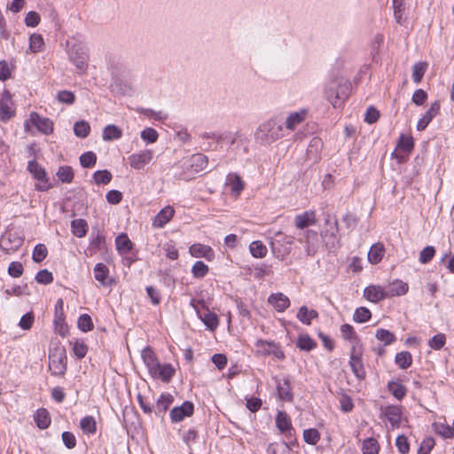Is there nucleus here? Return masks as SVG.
Wrapping results in <instances>:
<instances>
[{
    "instance_id": "obj_1",
    "label": "nucleus",
    "mask_w": 454,
    "mask_h": 454,
    "mask_svg": "<svg viewBox=\"0 0 454 454\" xmlns=\"http://www.w3.org/2000/svg\"><path fill=\"white\" fill-rule=\"evenodd\" d=\"M141 356L153 378L159 379L165 382L170 380L175 373V370L171 364H160L153 349L148 347L142 350Z\"/></svg>"
},
{
    "instance_id": "obj_2",
    "label": "nucleus",
    "mask_w": 454,
    "mask_h": 454,
    "mask_svg": "<svg viewBox=\"0 0 454 454\" xmlns=\"http://www.w3.org/2000/svg\"><path fill=\"white\" fill-rule=\"evenodd\" d=\"M284 136L283 124L277 118H271L261 123L254 132L256 143L269 145Z\"/></svg>"
},
{
    "instance_id": "obj_3",
    "label": "nucleus",
    "mask_w": 454,
    "mask_h": 454,
    "mask_svg": "<svg viewBox=\"0 0 454 454\" xmlns=\"http://www.w3.org/2000/svg\"><path fill=\"white\" fill-rule=\"evenodd\" d=\"M294 237L286 235L281 231L275 232L270 239V247L272 253L279 259L284 260L290 253L291 247L294 244Z\"/></svg>"
},
{
    "instance_id": "obj_4",
    "label": "nucleus",
    "mask_w": 454,
    "mask_h": 454,
    "mask_svg": "<svg viewBox=\"0 0 454 454\" xmlns=\"http://www.w3.org/2000/svg\"><path fill=\"white\" fill-rule=\"evenodd\" d=\"M32 126H35L38 131L45 135L53 131V122L49 118L42 117L35 112L31 113L29 119L25 121V131L30 132Z\"/></svg>"
},
{
    "instance_id": "obj_5",
    "label": "nucleus",
    "mask_w": 454,
    "mask_h": 454,
    "mask_svg": "<svg viewBox=\"0 0 454 454\" xmlns=\"http://www.w3.org/2000/svg\"><path fill=\"white\" fill-rule=\"evenodd\" d=\"M27 170L37 180L35 189L37 191L45 192L51 186L46 175L45 169L35 160H30L27 164Z\"/></svg>"
},
{
    "instance_id": "obj_6",
    "label": "nucleus",
    "mask_w": 454,
    "mask_h": 454,
    "mask_svg": "<svg viewBox=\"0 0 454 454\" xmlns=\"http://www.w3.org/2000/svg\"><path fill=\"white\" fill-rule=\"evenodd\" d=\"M67 356L64 349H55L49 356V370L52 375L62 376L67 371Z\"/></svg>"
},
{
    "instance_id": "obj_7",
    "label": "nucleus",
    "mask_w": 454,
    "mask_h": 454,
    "mask_svg": "<svg viewBox=\"0 0 454 454\" xmlns=\"http://www.w3.org/2000/svg\"><path fill=\"white\" fill-rule=\"evenodd\" d=\"M69 59L79 72L83 73L87 68L88 54L86 48L81 43H74L68 50Z\"/></svg>"
},
{
    "instance_id": "obj_8",
    "label": "nucleus",
    "mask_w": 454,
    "mask_h": 454,
    "mask_svg": "<svg viewBox=\"0 0 454 454\" xmlns=\"http://www.w3.org/2000/svg\"><path fill=\"white\" fill-rule=\"evenodd\" d=\"M255 352L262 356H273L278 359L285 357L280 347L274 341L258 340L255 342Z\"/></svg>"
},
{
    "instance_id": "obj_9",
    "label": "nucleus",
    "mask_w": 454,
    "mask_h": 454,
    "mask_svg": "<svg viewBox=\"0 0 454 454\" xmlns=\"http://www.w3.org/2000/svg\"><path fill=\"white\" fill-rule=\"evenodd\" d=\"M325 224L328 228L322 232V238L328 248H333L337 243L336 234L339 231L337 220L332 219L330 215L325 218Z\"/></svg>"
},
{
    "instance_id": "obj_10",
    "label": "nucleus",
    "mask_w": 454,
    "mask_h": 454,
    "mask_svg": "<svg viewBox=\"0 0 454 454\" xmlns=\"http://www.w3.org/2000/svg\"><path fill=\"white\" fill-rule=\"evenodd\" d=\"M153 153L152 150L145 149L129 156V163L134 169L139 170L148 165L153 160Z\"/></svg>"
},
{
    "instance_id": "obj_11",
    "label": "nucleus",
    "mask_w": 454,
    "mask_h": 454,
    "mask_svg": "<svg viewBox=\"0 0 454 454\" xmlns=\"http://www.w3.org/2000/svg\"><path fill=\"white\" fill-rule=\"evenodd\" d=\"M15 114L12 95L4 90L0 97V121H7Z\"/></svg>"
},
{
    "instance_id": "obj_12",
    "label": "nucleus",
    "mask_w": 454,
    "mask_h": 454,
    "mask_svg": "<svg viewBox=\"0 0 454 454\" xmlns=\"http://www.w3.org/2000/svg\"><path fill=\"white\" fill-rule=\"evenodd\" d=\"M300 243L303 244L307 255H314L318 249V235L312 230H307L303 237L299 239Z\"/></svg>"
},
{
    "instance_id": "obj_13",
    "label": "nucleus",
    "mask_w": 454,
    "mask_h": 454,
    "mask_svg": "<svg viewBox=\"0 0 454 454\" xmlns=\"http://www.w3.org/2000/svg\"><path fill=\"white\" fill-rule=\"evenodd\" d=\"M363 348L350 350V360L349 364L353 373L359 380L365 378V370L362 361Z\"/></svg>"
},
{
    "instance_id": "obj_14",
    "label": "nucleus",
    "mask_w": 454,
    "mask_h": 454,
    "mask_svg": "<svg viewBox=\"0 0 454 454\" xmlns=\"http://www.w3.org/2000/svg\"><path fill=\"white\" fill-rule=\"evenodd\" d=\"M383 416L390 423L391 428H398L403 423L402 410L400 406L389 405L382 411Z\"/></svg>"
},
{
    "instance_id": "obj_15",
    "label": "nucleus",
    "mask_w": 454,
    "mask_h": 454,
    "mask_svg": "<svg viewBox=\"0 0 454 454\" xmlns=\"http://www.w3.org/2000/svg\"><path fill=\"white\" fill-rule=\"evenodd\" d=\"M340 334L342 339L348 342L351 350L363 348L360 340L352 325L348 324L342 325L340 326Z\"/></svg>"
},
{
    "instance_id": "obj_16",
    "label": "nucleus",
    "mask_w": 454,
    "mask_h": 454,
    "mask_svg": "<svg viewBox=\"0 0 454 454\" xmlns=\"http://www.w3.org/2000/svg\"><path fill=\"white\" fill-rule=\"evenodd\" d=\"M189 253L192 257L205 258L208 262L215 259V252L213 248L200 243L192 245L189 248Z\"/></svg>"
},
{
    "instance_id": "obj_17",
    "label": "nucleus",
    "mask_w": 454,
    "mask_h": 454,
    "mask_svg": "<svg viewBox=\"0 0 454 454\" xmlns=\"http://www.w3.org/2000/svg\"><path fill=\"white\" fill-rule=\"evenodd\" d=\"M294 223L299 230H303L307 227L315 225L317 223L316 212L314 210H308L296 215L294 219Z\"/></svg>"
},
{
    "instance_id": "obj_18",
    "label": "nucleus",
    "mask_w": 454,
    "mask_h": 454,
    "mask_svg": "<svg viewBox=\"0 0 454 454\" xmlns=\"http://www.w3.org/2000/svg\"><path fill=\"white\" fill-rule=\"evenodd\" d=\"M364 297L371 302L377 303L385 298H387V290H385L381 286L370 285L365 287L364 291Z\"/></svg>"
},
{
    "instance_id": "obj_19",
    "label": "nucleus",
    "mask_w": 454,
    "mask_h": 454,
    "mask_svg": "<svg viewBox=\"0 0 454 454\" xmlns=\"http://www.w3.org/2000/svg\"><path fill=\"white\" fill-rule=\"evenodd\" d=\"M440 102L434 101L431 104L429 109L426 112V114L419 120L417 123V129L419 131L424 130L427 125L431 122V121L438 115L440 112Z\"/></svg>"
},
{
    "instance_id": "obj_20",
    "label": "nucleus",
    "mask_w": 454,
    "mask_h": 454,
    "mask_svg": "<svg viewBox=\"0 0 454 454\" xmlns=\"http://www.w3.org/2000/svg\"><path fill=\"white\" fill-rule=\"evenodd\" d=\"M193 413V404L190 402H184L182 405L175 407L170 411V418L173 422L182 421L185 417H190Z\"/></svg>"
},
{
    "instance_id": "obj_21",
    "label": "nucleus",
    "mask_w": 454,
    "mask_h": 454,
    "mask_svg": "<svg viewBox=\"0 0 454 454\" xmlns=\"http://www.w3.org/2000/svg\"><path fill=\"white\" fill-rule=\"evenodd\" d=\"M94 277L101 286H106L113 284V279L109 277V269L104 263H97L94 267Z\"/></svg>"
},
{
    "instance_id": "obj_22",
    "label": "nucleus",
    "mask_w": 454,
    "mask_h": 454,
    "mask_svg": "<svg viewBox=\"0 0 454 454\" xmlns=\"http://www.w3.org/2000/svg\"><path fill=\"white\" fill-rule=\"evenodd\" d=\"M175 210L172 207H165L154 217L153 225L156 228H162L172 219Z\"/></svg>"
},
{
    "instance_id": "obj_23",
    "label": "nucleus",
    "mask_w": 454,
    "mask_h": 454,
    "mask_svg": "<svg viewBox=\"0 0 454 454\" xmlns=\"http://www.w3.org/2000/svg\"><path fill=\"white\" fill-rule=\"evenodd\" d=\"M269 303H270L278 312L286 310L289 305L290 301L282 293L272 294L268 298Z\"/></svg>"
},
{
    "instance_id": "obj_24",
    "label": "nucleus",
    "mask_w": 454,
    "mask_h": 454,
    "mask_svg": "<svg viewBox=\"0 0 454 454\" xmlns=\"http://www.w3.org/2000/svg\"><path fill=\"white\" fill-rule=\"evenodd\" d=\"M306 117L307 111L304 109L291 113L286 118V128L290 130H294L300 123L305 121Z\"/></svg>"
},
{
    "instance_id": "obj_25",
    "label": "nucleus",
    "mask_w": 454,
    "mask_h": 454,
    "mask_svg": "<svg viewBox=\"0 0 454 454\" xmlns=\"http://www.w3.org/2000/svg\"><path fill=\"white\" fill-rule=\"evenodd\" d=\"M409 290L408 284L402 280H395L389 284L387 294V297L401 296L407 294Z\"/></svg>"
},
{
    "instance_id": "obj_26",
    "label": "nucleus",
    "mask_w": 454,
    "mask_h": 454,
    "mask_svg": "<svg viewBox=\"0 0 454 454\" xmlns=\"http://www.w3.org/2000/svg\"><path fill=\"white\" fill-rule=\"evenodd\" d=\"M385 254V247L382 243L373 244L368 252V261L372 264H378Z\"/></svg>"
},
{
    "instance_id": "obj_27",
    "label": "nucleus",
    "mask_w": 454,
    "mask_h": 454,
    "mask_svg": "<svg viewBox=\"0 0 454 454\" xmlns=\"http://www.w3.org/2000/svg\"><path fill=\"white\" fill-rule=\"evenodd\" d=\"M191 168L194 172H201L205 170L208 164L207 157L201 153L193 154L190 159Z\"/></svg>"
},
{
    "instance_id": "obj_28",
    "label": "nucleus",
    "mask_w": 454,
    "mask_h": 454,
    "mask_svg": "<svg viewBox=\"0 0 454 454\" xmlns=\"http://www.w3.org/2000/svg\"><path fill=\"white\" fill-rule=\"evenodd\" d=\"M122 136L121 129L116 125H107L103 129L102 137L105 141H112L114 139H119Z\"/></svg>"
},
{
    "instance_id": "obj_29",
    "label": "nucleus",
    "mask_w": 454,
    "mask_h": 454,
    "mask_svg": "<svg viewBox=\"0 0 454 454\" xmlns=\"http://www.w3.org/2000/svg\"><path fill=\"white\" fill-rule=\"evenodd\" d=\"M277 391L279 399L286 402H292L293 394L291 392L290 383L288 380H284L282 383L279 382L277 386Z\"/></svg>"
},
{
    "instance_id": "obj_30",
    "label": "nucleus",
    "mask_w": 454,
    "mask_h": 454,
    "mask_svg": "<svg viewBox=\"0 0 454 454\" xmlns=\"http://www.w3.org/2000/svg\"><path fill=\"white\" fill-rule=\"evenodd\" d=\"M317 316L318 314L316 310H309L306 306L301 307L297 313V318L305 325H310L311 320Z\"/></svg>"
},
{
    "instance_id": "obj_31",
    "label": "nucleus",
    "mask_w": 454,
    "mask_h": 454,
    "mask_svg": "<svg viewBox=\"0 0 454 454\" xmlns=\"http://www.w3.org/2000/svg\"><path fill=\"white\" fill-rule=\"evenodd\" d=\"M72 232L78 238H82L87 233V223L82 219L74 220L71 223Z\"/></svg>"
},
{
    "instance_id": "obj_32",
    "label": "nucleus",
    "mask_w": 454,
    "mask_h": 454,
    "mask_svg": "<svg viewBox=\"0 0 454 454\" xmlns=\"http://www.w3.org/2000/svg\"><path fill=\"white\" fill-rule=\"evenodd\" d=\"M276 424L281 432H287L292 428L291 420L285 411L278 412Z\"/></svg>"
},
{
    "instance_id": "obj_33",
    "label": "nucleus",
    "mask_w": 454,
    "mask_h": 454,
    "mask_svg": "<svg viewBox=\"0 0 454 454\" xmlns=\"http://www.w3.org/2000/svg\"><path fill=\"white\" fill-rule=\"evenodd\" d=\"M251 254L255 258H263L267 254L266 246L259 240L253 241L249 246Z\"/></svg>"
},
{
    "instance_id": "obj_34",
    "label": "nucleus",
    "mask_w": 454,
    "mask_h": 454,
    "mask_svg": "<svg viewBox=\"0 0 454 454\" xmlns=\"http://www.w3.org/2000/svg\"><path fill=\"white\" fill-rule=\"evenodd\" d=\"M36 425L41 429L47 428L51 424V418L49 412L45 409H40L36 411L35 417Z\"/></svg>"
},
{
    "instance_id": "obj_35",
    "label": "nucleus",
    "mask_w": 454,
    "mask_h": 454,
    "mask_svg": "<svg viewBox=\"0 0 454 454\" xmlns=\"http://www.w3.org/2000/svg\"><path fill=\"white\" fill-rule=\"evenodd\" d=\"M116 248L123 254L129 252L132 248V243L126 234L119 235L115 239Z\"/></svg>"
},
{
    "instance_id": "obj_36",
    "label": "nucleus",
    "mask_w": 454,
    "mask_h": 454,
    "mask_svg": "<svg viewBox=\"0 0 454 454\" xmlns=\"http://www.w3.org/2000/svg\"><path fill=\"white\" fill-rule=\"evenodd\" d=\"M198 314L200 318L203 321V323L207 325V327L209 330L214 331L217 328L219 321L216 314L213 312H207L203 316L200 315L199 312Z\"/></svg>"
},
{
    "instance_id": "obj_37",
    "label": "nucleus",
    "mask_w": 454,
    "mask_h": 454,
    "mask_svg": "<svg viewBox=\"0 0 454 454\" xmlns=\"http://www.w3.org/2000/svg\"><path fill=\"white\" fill-rule=\"evenodd\" d=\"M427 62H418L414 64V66L412 67V79L415 83L419 84L421 82L427 71Z\"/></svg>"
},
{
    "instance_id": "obj_38",
    "label": "nucleus",
    "mask_w": 454,
    "mask_h": 454,
    "mask_svg": "<svg viewBox=\"0 0 454 454\" xmlns=\"http://www.w3.org/2000/svg\"><path fill=\"white\" fill-rule=\"evenodd\" d=\"M56 175L59 180H60L62 183L69 184L74 179V172L72 168L69 166L59 167Z\"/></svg>"
},
{
    "instance_id": "obj_39",
    "label": "nucleus",
    "mask_w": 454,
    "mask_h": 454,
    "mask_svg": "<svg viewBox=\"0 0 454 454\" xmlns=\"http://www.w3.org/2000/svg\"><path fill=\"white\" fill-rule=\"evenodd\" d=\"M362 450L363 454H378L380 446L375 439L367 438L363 442Z\"/></svg>"
},
{
    "instance_id": "obj_40",
    "label": "nucleus",
    "mask_w": 454,
    "mask_h": 454,
    "mask_svg": "<svg viewBox=\"0 0 454 454\" xmlns=\"http://www.w3.org/2000/svg\"><path fill=\"white\" fill-rule=\"evenodd\" d=\"M434 432L443 438H453L452 427L444 423H434Z\"/></svg>"
},
{
    "instance_id": "obj_41",
    "label": "nucleus",
    "mask_w": 454,
    "mask_h": 454,
    "mask_svg": "<svg viewBox=\"0 0 454 454\" xmlns=\"http://www.w3.org/2000/svg\"><path fill=\"white\" fill-rule=\"evenodd\" d=\"M411 355L407 351L399 352L395 356V363L402 369L408 368L411 364Z\"/></svg>"
},
{
    "instance_id": "obj_42",
    "label": "nucleus",
    "mask_w": 454,
    "mask_h": 454,
    "mask_svg": "<svg viewBox=\"0 0 454 454\" xmlns=\"http://www.w3.org/2000/svg\"><path fill=\"white\" fill-rule=\"evenodd\" d=\"M80 427L85 434H94L96 432V421L91 416H86L82 419Z\"/></svg>"
},
{
    "instance_id": "obj_43",
    "label": "nucleus",
    "mask_w": 454,
    "mask_h": 454,
    "mask_svg": "<svg viewBox=\"0 0 454 454\" xmlns=\"http://www.w3.org/2000/svg\"><path fill=\"white\" fill-rule=\"evenodd\" d=\"M90 126L85 121H77L74 126V132L79 137H86L90 134Z\"/></svg>"
},
{
    "instance_id": "obj_44",
    "label": "nucleus",
    "mask_w": 454,
    "mask_h": 454,
    "mask_svg": "<svg viewBox=\"0 0 454 454\" xmlns=\"http://www.w3.org/2000/svg\"><path fill=\"white\" fill-rule=\"evenodd\" d=\"M228 180L231 184V191L239 194L244 189V182L241 180L240 176L237 174H230L228 176Z\"/></svg>"
},
{
    "instance_id": "obj_45",
    "label": "nucleus",
    "mask_w": 454,
    "mask_h": 454,
    "mask_svg": "<svg viewBox=\"0 0 454 454\" xmlns=\"http://www.w3.org/2000/svg\"><path fill=\"white\" fill-rule=\"evenodd\" d=\"M296 345L299 348L306 351H309L316 347L315 341L307 334L301 335Z\"/></svg>"
},
{
    "instance_id": "obj_46",
    "label": "nucleus",
    "mask_w": 454,
    "mask_h": 454,
    "mask_svg": "<svg viewBox=\"0 0 454 454\" xmlns=\"http://www.w3.org/2000/svg\"><path fill=\"white\" fill-rule=\"evenodd\" d=\"M303 439L305 442L311 445H316L320 440V434L315 428L306 429L303 432Z\"/></svg>"
},
{
    "instance_id": "obj_47",
    "label": "nucleus",
    "mask_w": 454,
    "mask_h": 454,
    "mask_svg": "<svg viewBox=\"0 0 454 454\" xmlns=\"http://www.w3.org/2000/svg\"><path fill=\"white\" fill-rule=\"evenodd\" d=\"M388 390L398 400L403 399L406 395L405 387L399 382H390L388 384Z\"/></svg>"
},
{
    "instance_id": "obj_48",
    "label": "nucleus",
    "mask_w": 454,
    "mask_h": 454,
    "mask_svg": "<svg viewBox=\"0 0 454 454\" xmlns=\"http://www.w3.org/2000/svg\"><path fill=\"white\" fill-rule=\"evenodd\" d=\"M43 39L39 34H33L29 38V50L36 53L43 49Z\"/></svg>"
},
{
    "instance_id": "obj_49",
    "label": "nucleus",
    "mask_w": 454,
    "mask_h": 454,
    "mask_svg": "<svg viewBox=\"0 0 454 454\" xmlns=\"http://www.w3.org/2000/svg\"><path fill=\"white\" fill-rule=\"evenodd\" d=\"M326 97L333 107L337 108L341 106L343 98L340 95L339 91H336L333 88L327 89Z\"/></svg>"
},
{
    "instance_id": "obj_50",
    "label": "nucleus",
    "mask_w": 454,
    "mask_h": 454,
    "mask_svg": "<svg viewBox=\"0 0 454 454\" xmlns=\"http://www.w3.org/2000/svg\"><path fill=\"white\" fill-rule=\"evenodd\" d=\"M371 317V311L365 307L357 308L354 313V320L357 323H365Z\"/></svg>"
},
{
    "instance_id": "obj_51",
    "label": "nucleus",
    "mask_w": 454,
    "mask_h": 454,
    "mask_svg": "<svg viewBox=\"0 0 454 454\" xmlns=\"http://www.w3.org/2000/svg\"><path fill=\"white\" fill-rule=\"evenodd\" d=\"M214 137H215V141L217 143H222L223 141H226L229 144L233 145L236 142L237 138L239 137V133L238 132L232 133L230 131H226V132H223V133H219V134H214Z\"/></svg>"
},
{
    "instance_id": "obj_52",
    "label": "nucleus",
    "mask_w": 454,
    "mask_h": 454,
    "mask_svg": "<svg viewBox=\"0 0 454 454\" xmlns=\"http://www.w3.org/2000/svg\"><path fill=\"white\" fill-rule=\"evenodd\" d=\"M97 156L93 152H86L80 156V163L83 168H91L95 166Z\"/></svg>"
},
{
    "instance_id": "obj_53",
    "label": "nucleus",
    "mask_w": 454,
    "mask_h": 454,
    "mask_svg": "<svg viewBox=\"0 0 454 454\" xmlns=\"http://www.w3.org/2000/svg\"><path fill=\"white\" fill-rule=\"evenodd\" d=\"M94 181L97 184H106L112 179V174L108 170H98L93 175Z\"/></svg>"
},
{
    "instance_id": "obj_54",
    "label": "nucleus",
    "mask_w": 454,
    "mask_h": 454,
    "mask_svg": "<svg viewBox=\"0 0 454 454\" xmlns=\"http://www.w3.org/2000/svg\"><path fill=\"white\" fill-rule=\"evenodd\" d=\"M78 327L82 332H89L93 329L94 325L91 317L88 314H82L78 318Z\"/></svg>"
},
{
    "instance_id": "obj_55",
    "label": "nucleus",
    "mask_w": 454,
    "mask_h": 454,
    "mask_svg": "<svg viewBox=\"0 0 454 454\" xmlns=\"http://www.w3.org/2000/svg\"><path fill=\"white\" fill-rule=\"evenodd\" d=\"M376 338L384 342L385 345H389L395 340L394 333L386 329H379L376 332Z\"/></svg>"
},
{
    "instance_id": "obj_56",
    "label": "nucleus",
    "mask_w": 454,
    "mask_h": 454,
    "mask_svg": "<svg viewBox=\"0 0 454 454\" xmlns=\"http://www.w3.org/2000/svg\"><path fill=\"white\" fill-rule=\"evenodd\" d=\"M207 265L201 261L196 262L192 268V273L195 278H203L207 274Z\"/></svg>"
},
{
    "instance_id": "obj_57",
    "label": "nucleus",
    "mask_w": 454,
    "mask_h": 454,
    "mask_svg": "<svg viewBox=\"0 0 454 454\" xmlns=\"http://www.w3.org/2000/svg\"><path fill=\"white\" fill-rule=\"evenodd\" d=\"M158 137V132L153 128H146L141 131V138L149 144L155 143Z\"/></svg>"
},
{
    "instance_id": "obj_58",
    "label": "nucleus",
    "mask_w": 454,
    "mask_h": 454,
    "mask_svg": "<svg viewBox=\"0 0 454 454\" xmlns=\"http://www.w3.org/2000/svg\"><path fill=\"white\" fill-rule=\"evenodd\" d=\"M445 335L443 333H438L429 340L428 345L433 349L439 350L445 345Z\"/></svg>"
},
{
    "instance_id": "obj_59",
    "label": "nucleus",
    "mask_w": 454,
    "mask_h": 454,
    "mask_svg": "<svg viewBox=\"0 0 454 454\" xmlns=\"http://www.w3.org/2000/svg\"><path fill=\"white\" fill-rule=\"evenodd\" d=\"M48 251L43 244H38L35 247L33 251V260L36 262H40L45 259Z\"/></svg>"
},
{
    "instance_id": "obj_60",
    "label": "nucleus",
    "mask_w": 454,
    "mask_h": 454,
    "mask_svg": "<svg viewBox=\"0 0 454 454\" xmlns=\"http://www.w3.org/2000/svg\"><path fill=\"white\" fill-rule=\"evenodd\" d=\"M434 254V247L432 246H427L425 248H423L422 251L420 252L419 260L421 263H427L433 259Z\"/></svg>"
},
{
    "instance_id": "obj_61",
    "label": "nucleus",
    "mask_w": 454,
    "mask_h": 454,
    "mask_svg": "<svg viewBox=\"0 0 454 454\" xmlns=\"http://www.w3.org/2000/svg\"><path fill=\"white\" fill-rule=\"evenodd\" d=\"M413 138L410 136L401 135L398 142V147L404 152H411L413 149Z\"/></svg>"
},
{
    "instance_id": "obj_62",
    "label": "nucleus",
    "mask_w": 454,
    "mask_h": 454,
    "mask_svg": "<svg viewBox=\"0 0 454 454\" xmlns=\"http://www.w3.org/2000/svg\"><path fill=\"white\" fill-rule=\"evenodd\" d=\"M35 280L39 284L48 285L53 281L52 273L47 270H41L35 276Z\"/></svg>"
},
{
    "instance_id": "obj_63",
    "label": "nucleus",
    "mask_w": 454,
    "mask_h": 454,
    "mask_svg": "<svg viewBox=\"0 0 454 454\" xmlns=\"http://www.w3.org/2000/svg\"><path fill=\"white\" fill-rule=\"evenodd\" d=\"M73 351L76 357L83 358L87 354L88 348L83 341L76 340L74 342Z\"/></svg>"
},
{
    "instance_id": "obj_64",
    "label": "nucleus",
    "mask_w": 454,
    "mask_h": 454,
    "mask_svg": "<svg viewBox=\"0 0 454 454\" xmlns=\"http://www.w3.org/2000/svg\"><path fill=\"white\" fill-rule=\"evenodd\" d=\"M57 98L60 103L71 105L74 102V94L69 90H61L58 93Z\"/></svg>"
}]
</instances>
